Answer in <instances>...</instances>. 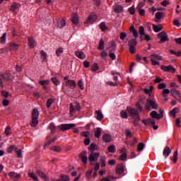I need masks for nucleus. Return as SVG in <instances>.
<instances>
[{
  "label": "nucleus",
  "instance_id": "obj_52",
  "mask_svg": "<svg viewBox=\"0 0 181 181\" xmlns=\"http://www.w3.org/2000/svg\"><path fill=\"white\" fill-rule=\"evenodd\" d=\"M16 153L17 155V158H22V150L16 148Z\"/></svg>",
  "mask_w": 181,
  "mask_h": 181
},
{
  "label": "nucleus",
  "instance_id": "obj_6",
  "mask_svg": "<svg viewBox=\"0 0 181 181\" xmlns=\"http://www.w3.org/2000/svg\"><path fill=\"white\" fill-rule=\"evenodd\" d=\"M136 39L132 38L129 41L128 46L129 47L130 53H132L133 54L136 53V49L135 48L136 47Z\"/></svg>",
  "mask_w": 181,
  "mask_h": 181
},
{
  "label": "nucleus",
  "instance_id": "obj_20",
  "mask_svg": "<svg viewBox=\"0 0 181 181\" xmlns=\"http://www.w3.org/2000/svg\"><path fill=\"white\" fill-rule=\"evenodd\" d=\"M97 21V16L91 13L86 21V23H94Z\"/></svg>",
  "mask_w": 181,
  "mask_h": 181
},
{
  "label": "nucleus",
  "instance_id": "obj_64",
  "mask_svg": "<svg viewBox=\"0 0 181 181\" xmlns=\"http://www.w3.org/2000/svg\"><path fill=\"white\" fill-rule=\"evenodd\" d=\"M98 70V65L97 64H94L91 68V71H97Z\"/></svg>",
  "mask_w": 181,
  "mask_h": 181
},
{
  "label": "nucleus",
  "instance_id": "obj_57",
  "mask_svg": "<svg viewBox=\"0 0 181 181\" xmlns=\"http://www.w3.org/2000/svg\"><path fill=\"white\" fill-rule=\"evenodd\" d=\"M16 148L15 147V146H13V145L11 146L10 147H8L7 148L8 153H12V152H13V149L16 150Z\"/></svg>",
  "mask_w": 181,
  "mask_h": 181
},
{
  "label": "nucleus",
  "instance_id": "obj_59",
  "mask_svg": "<svg viewBox=\"0 0 181 181\" xmlns=\"http://www.w3.org/2000/svg\"><path fill=\"white\" fill-rule=\"evenodd\" d=\"M50 83V81L49 80H45V81H40L39 83L41 84V86H46Z\"/></svg>",
  "mask_w": 181,
  "mask_h": 181
},
{
  "label": "nucleus",
  "instance_id": "obj_3",
  "mask_svg": "<svg viewBox=\"0 0 181 181\" xmlns=\"http://www.w3.org/2000/svg\"><path fill=\"white\" fill-rule=\"evenodd\" d=\"M128 112L133 119L134 126L138 127V124L141 120V118H139V113H138V110L134 108H131L129 110Z\"/></svg>",
  "mask_w": 181,
  "mask_h": 181
},
{
  "label": "nucleus",
  "instance_id": "obj_50",
  "mask_svg": "<svg viewBox=\"0 0 181 181\" xmlns=\"http://www.w3.org/2000/svg\"><path fill=\"white\" fill-rule=\"evenodd\" d=\"M120 116L122 118H128V113L125 110H122L120 112Z\"/></svg>",
  "mask_w": 181,
  "mask_h": 181
},
{
  "label": "nucleus",
  "instance_id": "obj_23",
  "mask_svg": "<svg viewBox=\"0 0 181 181\" xmlns=\"http://www.w3.org/2000/svg\"><path fill=\"white\" fill-rule=\"evenodd\" d=\"M75 56H76V57H78V59H81V60H84V59H86V54H84V52H83V51L75 52Z\"/></svg>",
  "mask_w": 181,
  "mask_h": 181
},
{
  "label": "nucleus",
  "instance_id": "obj_2",
  "mask_svg": "<svg viewBox=\"0 0 181 181\" xmlns=\"http://www.w3.org/2000/svg\"><path fill=\"white\" fill-rule=\"evenodd\" d=\"M145 108L147 111H151V110H158V108H159V104H158L156 99L148 98L145 105Z\"/></svg>",
  "mask_w": 181,
  "mask_h": 181
},
{
  "label": "nucleus",
  "instance_id": "obj_53",
  "mask_svg": "<svg viewBox=\"0 0 181 181\" xmlns=\"http://www.w3.org/2000/svg\"><path fill=\"white\" fill-rule=\"evenodd\" d=\"M62 53H63V48L62 47H59L58 49H57L56 50V54L57 56H61Z\"/></svg>",
  "mask_w": 181,
  "mask_h": 181
},
{
  "label": "nucleus",
  "instance_id": "obj_33",
  "mask_svg": "<svg viewBox=\"0 0 181 181\" xmlns=\"http://www.w3.org/2000/svg\"><path fill=\"white\" fill-rule=\"evenodd\" d=\"M104 43H105L104 40L100 39L99 42V45L98 47V50H104Z\"/></svg>",
  "mask_w": 181,
  "mask_h": 181
},
{
  "label": "nucleus",
  "instance_id": "obj_42",
  "mask_svg": "<svg viewBox=\"0 0 181 181\" xmlns=\"http://www.w3.org/2000/svg\"><path fill=\"white\" fill-rule=\"evenodd\" d=\"M144 148H145V145L144 144V143H139L137 146L138 152H141V151H144Z\"/></svg>",
  "mask_w": 181,
  "mask_h": 181
},
{
  "label": "nucleus",
  "instance_id": "obj_14",
  "mask_svg": "<svg viewBox=\"0 0 181 181\" xmlns=\"http://www.w3.org/2000/svg\"><path fill=\"white\" fill-rule=\"evenodd\" d=\"M8 176L10 179H12V180L18 181V180L21 179V174H18L13 171L8 173Z\"/></svg>",
  "mask_w": 181,
  "mask_h": 181
},
{
  "label": "nucleus",
  "instance_id": "obj_10",
  "mask_svg": "<svg viewBox=\"0 0 181 181\" xmlns=\"http://www.w3.org/2000/svg\"><path fill=\"white\" fill-rule=\"evenodd\" d=\"M98 158H100V153H95L91 151L88 158L89 162H95L98 160Z\"/></svg>",
  "mask_w": 181,
  "mask_h": 181
},
{
  "label": "nucleus",
  "instance_id": "obj_62",
  "mask_svg": "<svg viewBox=\"0 0 181 181\" xmlns=\"http://www.w3.org/2000/svg\"><path fill=\"white\" fill-rule=\"evenodd\" d=\"M139 33L141 36H144V35H145V28H144V26H140Z\"/></svg>",
  "mask_w": 181,
  "mask_h": 181
},
{
  "label": "nucleus",
  "instance_id": "obj_32",
  "mask_svg": "<svg viewBox=\"0 0 181 181\" xmlns=\"http://www.w3.org/2000/svg\"><path fill=\"white\" fill-rule=\"evenodd\" d=\"M95 112L97 114L96 119H98V121H101V119L104 118V115L100 110H98Z\"/></svg>",
  "mask_w": 181,
  "mask_h": 181
},
{
  "label": "nucleus",
  "instance_id": "obj_12",
  "mask_svg": "<svg viewBox=\"0 0 181 181\" xmlns=\"http://www.w3.org/2000/svg\"><path fill=\"white\" fill-rule=\"evenodd\" d=\"M160 69L161 70L167 73H169V71H172V73H176V69H175V67H173L172 65H169L167 66L162 65L160 66Z\"/></svg>",
  "mask_w": 181,
  "mask_h": 181
},
{
  "label": "nucleus",
  "instance_id": "obj_27",
  "mask_svg": "<svg viewBox=\"0 0 181 181\" xmlns=\"http://www.w3.org/2000/svg\"><path fill=\"white\" fill-rule=\"evenodd\" d=\"M71 21L74 25H77V23H78V15H77V13L72 14Z\"/></svg>",
  "mask_w": 181,
  "mask_h": 181
},
{
  "label": "nucleus",
  "instance_id": "obj_56",
  "mask_svg": "<svg viewBox=\"0 0 181 181\" xmlns=\"http://www.w3.org/2000/svg\"><path fill=\"white\" fill-rule=\"evenodd\" d=\"M127 158H128V155L127 153H124L119 156V159L120 160H126Z\"/></svg>",
  "mask_w": 181,
  "mask_h": 181
},
{
  "label": "nucleus",
  "instance_id": "obj_34",
  "mask_svg": "<svg viewBox=\"0 0 181 181\" xmlns=\"http://www.w3.org/2000/svg\"><path fill=\"white\" fill-rule=\"evenodd\" d=\"M95 136L98 139L101 136V128L98 127L95 130Z\"/></svg>",
  "mask_w": 181,
  "mask_h": 181
},
{
  "label": "nucleus",
  "instance_id": "obj_36",
  "mask_svg": "<svg viewBox=\"0 0 181 181\" xmlns=\"http://www.w3.org/2000/svg\"><path fill=\"white\" fill-rule=\"evenodd\" d=\"M106 160H107V158H105V156H102L100 158V162L101 168H105Z\"/></svg>",
  "mask_w": 181,
  "mask_h": 181
},
{
  "label": "nucleus",
  "instance_id": "obj_63",
  "mask_svg": "<svg viewBox=\"0 0 181 181\" xmlns=\"http://www.w3.org/2000/svg\"><path fill=\"white\" fill-rule=\"evenodd\" d=\"M161 81H163V79L160 78L159 76H156V79L154 80V83L156 84H158V83H161Z\"/></svg>",
  "mask_w": 181,
  "mask_h": 181
},
{
  "label": "nucleus",
  "instance_id": "obj_60",
  "mask_svg": "<svg viewBox=\"0 0 181 181\" xmlns=\"http://www.w3.org/2000/svg\"><path fill=\"white\" fill-rule=\"evenodd\" d=\"M69 180H70V178L69 175H62L60 180V181H69Z\"/></svg>",
  "mask_w": 181,
  "mask_h": 181
},
{
  "label": "nucleus",
  "instance_id": "obj_40",
  "mask_svg": "<svg viewBox=\"0 0 181 181\" xmlns=\"http://www.w3.org/2000/svg\"><path fill=\"white\" fill-rule=\"evenodd\" d=\"M170 54H175V56H177V57H181V52L178 51V52H175L173 51V49H170L169 50Z\"/></svg>",
  "mask_w": 181,
  "mask_h": 181
},
{
  "label": "nucleus",
  "instance_id": "obj_49",
  "mask_svg": "<svg viewBox=\"0 0 181 181\" xmlns=\"http://www.w3.org/2000/svg\"><path fill=\"white\" fill-rule=\"evenodd\" d=\"M88 149L90 150V152H94L95 149H97V145L95 144H91L90 146L88 147Z\"/></svg>",
  "mask_w": 181,
  "mask_h": 181
},
{
  "label": "nucleus",
  "instance_id": "obj_28",
  "mask_svg": "<svg viewBox=\"0 0 181 181\" xmlns=\"http://www.w3.org/2000/svg\"><path fill=\"white\" fill-rule=\"evenodd\" d=\"M20 6H21L18 4L14 3L11 6L10 11H11V12H16L18 11V9H19Z\"/></svg>",
  "mask_w": 181,
  "mask_h": 181
},
{
  "label": "nucleus",
  "instance_id": "obj_15",
  "mask_svg": "<svg viewBox=\"0 0 181 181\" xmlns=\"http://www.w3.org/2000/svg\"><path fill=\"white\" fill-rule=\"evenodd\" d=\"M170 93L175 98L177 101H180L181 100V97H180V93L178 92V90H176L175 89H172L170 90Z\"/></svg>",
  "mask_w": 181,
  "mask_h": 181
},
{
  "label": "nucleus",
  "instance_id": "obj_46",
  "mask_svg": "<svg viewBox=\"0 0 181 181\" xmlns=\"http://www.w3.org/2000/svg\"><path fill=\"white\" fill-rule=\"evenodd\" d=\"M100 28L101 29V30H103V32L107 30V29H108L107 28V25H105V22H102L100 24Z\"/></svg>",
  "mask_w": 181,
  "mask_h": 181
},
{
  "label": "nucleus",
  "instance_id": "obj_45",
  "mask_svg": "<svg viewBox=\"0 0 181 181\" xmlns=\"http://www.w3.org/2000/svg\"><path fill=\"white\" fill-rule=\"evenodd\" d=\"M141 37V40H146V42H149V40H151V37L149 36V35L144 34Z\"/></svg>",
  "mask_w": 181,
  "mask_h": 181
},
{
  "label": "nucleus",
  "instance_id": "obj_22",
  "mask_svg": "<svg viewBox=\"0 0 181 181\" xmlns=\"http://www.w3.org/2000/svg\"><path fill=\"white\" fill-rule=\"evenodd\" d=\"M150 115L153 117L155 118V119H161L162 115H160L158 112L153 110L151 113Z\"/></svg>",
  "mask_w": 181,
  "mask_h": 181
},
{
  "label": "nucleus",
  "instance_id": "obj_16",
  "mask_svg": "<svg viewBox=\"0 0 181 181\" xmlns=\"http://www.w3.org/2000/svg\"><path fill=\"white\" fill-rule=\"evenodd\" d=\"M142 122L146 127H149V125L153 126V125H155V124H156V122L155 121V119H153L152 118H148L147 119H144V120H142Z\"/></svg>",
  "mask_w": 181,
  "mask_h": 181
},
{
  "label": "nucleus",
  "instance_id": "obj_25",
  "mask_svg": "<svg viewBox=\"0 0 181 181\" xmlns=\"http://www.w3.org/2000/svg\"><path fill=\"white\" fill-rule=\"evenodd\" d=\"M103 139L104 142H105L106 144H108L111 142V141H112V137L111 136V135L106 134L103 136Z\"/></svg>",
  "mask_w": 181,
  "mask_h": 181
},
{
  "label": "nucleus",
  "instance_id": "obj_8",
  "mask_svg": "<svg viewBox=\"0 0 181 181\" xmlns=\"http://www.w3.org/2000/svg\"><path fill=\"white\" fill-rule=\"evenodd\" d=\"M158 38L160 39L158 43H165V42H169V37L166 32L163 31L158 35Z\"/></svg>",
  "mask_w": 181,
  "mask_h": 181
},
{
  "label": "nucleus",
  "instance_id": "obj_5",
  "mask_svg": "<svg viewBox=\"0 0 181 181\" xmlns=\"http://www.w3.org/2000/svg\"><path fill=\"white\" fill-rule=\"evenodd\" d=\"M81 110V107L80 106V103H70L69 106V114L70 115H74L76 111H80Z\"/></svg>",
  "mask_w": 181,
  "mask_h": 181
},
{
  "label": "nucleus",
  "instance_id": "obj_1",
  "mask_svg": "<svg viewBox=\"0 0 181 181\" xmlns=\"http://www.w3.org/2000/svg\"><path fill=\"white\" fill-rule=\"evenodd\" d=\"M39 110L37 108H34L31 112V122L30 123V127L33 128L37 127L39 124Z\"/></svg>",
  "mask_w": 181,
  "mask_h": 181
},
{
  "label": "nucleus",
  "instance_id": "obj_31",
  "mask_svg": "<svg viewBox=\"0 0 181 181\" xmlns=\"http://www.w3.org/2000/svg\"><path fill=\"white\" fill-rule=\"evenodd\" d=\"M161 18H163V13L159 11L157 12L156 13V22H159Z\"/></svg>",
  "mask_w": 181,
  "mask_h": 181
},
{
  "label": "nucleus",
  "instance_id": "obj_38",
  "mask_svg": "<svg viewBox=\"0 0 181 181\" xmlns=\"http://www.w3.org/2000/svg\"><path fill=\"white\" fill-rule=\"evenodd\" d=\"M107 151L110 153H115V151H116L115 146L114 145L109 146L107 147Z\"/></svg>",
  "mask_w": 181,
  "mask_h": 181
},
{
  "label": "nucleus",
  "instance_id": "obj_19",
  "mask_svg": "<svg viewBox=\"0 0 181 181\" xmlns=\"http://www.w3.org/2000/svg\"><path fill=\"white\" fill-rule=\"evenodd\" d=\"M66 87H69L70 88H76V87H77V83H76V81H73V80H68L66 81L65 83Z\"/></svg>",
  "mask_w": 181,
  "mask_h": 181
},
{
  "label": "nucleus",
  "instance_id": "obj_7",
  "mask_svg": "<svg viewBox=\"0 0 181 181\" xmlns=\"http://www.w3.org/2000/svg\"><path fill=\"white\" fill-rule=\"evenodd\" d=\"M150 60L153 66H158L159 65V62H157L156 60H163V58L162 57V56L153 54L150 56Z\"/></svg>",
  "mask_w": 181,
  "mask_h": 181
},
{
  "label": "nucleus",
  "instance_id": "obj_61",
  "mask_svg": "<svg viewBox=\"0 0 181 181\" xmlns=\"http://www.w3.org/2000/svg\"><path fill=\"white\" fill-rule=\"evenodd\" d=\"M51 81L54 84V86H59V79H57L55 77L52 78Z\"/></svg>",
  "mask_w": 181,
  "mask_h": 181
},
{
  "label": "nucleus",
  "instance_id": "obj_26",
  "mask_svg": "<svg viewBox=\"0 0 181 181\" xmlns=\"http://www.w3.org/2000/svg\"><path fill=\"white\" fill-rule=\"evenodd\" d=\"M64 26H66L65 19H61L57 21V28H59V29H62V28H64Z\"/></svg>",
  "mask_w": 181,
  "mask_h": 181
},
{
  "label": "nucleus",
  "instance_id": "obj_30",
  "mask_svg": "<svg viewBox=\"0 0 181 181\" xmlns=\"http://www.w3.org/2000/svg\"><path fill=\"white\" fill-rule=\"evenodd\" d=\"M28 177L33 179V180L39 181V178L37 177V175L35 174V173H29Z\"/></svg>",
  "mask_w": 181,
  "mask_h": 181
},
{
  "label": "nucleus",
  "instance_id": "obj_17",
  "mask_svg": "<svg viewBox=\"0 0 181 181\" xmlns=\"http://www.w3.org/2000/svg\"><path fill=\"white\" fill-rule=\"evenodd\" d=\"M36 173L37 175H38L40 177H41V179H43V180L49 181V177H47V175H46V174L43 173L42 170H37Z\"/></svg>",
  "mask_w": 181,
  "mask_h": 181
},
{
  "label": "nucleus",
  "instance_id": "obj_13",
  "mask_svg": "<svg viewBox=\"0 0 181 181\" xmlns=\"http://www.w3.org/2000/svg\"><path fill=\"white\" fill-rule=\"evenodd\" d=\"M124 172H125V165L122 164H119L116 167V173L117 175H124Z\"/></svg>",
  "mask_w": 181,
  "mask_h": 181
},
{
  "label": "nucleus",
  "instance_id": "obj_29",
  "mask_svg": "<svg viewBox=\"0 0 181 181\" xmlns=\"http://www.w3.org/2000/svg\"><path fill=\"white\" fill-rule=\"evenodd\" d=\"M153 29L154 32H160V30H162V29H163V27H162V25H156L153 24Z\"/></svg>",
  "mask_w": 181,
  "mask_h": 181
},
{
  "label": "nucleus",
  "instance_id": "obj_24",
  "mask_svg": "<svg viewBox=\"0 0 181 181\" xmlns=\"http://www.w3.org/2000/svg\"><path fill=\"white\" fill-rule=\"evenodd\" d=\"M170 153H172V150L170 149V147L165 146V148H164V151L163 152V156H165L166 158H168V156H169V155H170Z\"/></svg>",
  "mask_w": 181,
  "mask_h": 181
},
{
  "label": "nucleus",
  "instance_id": "obj_48",
  "mask_svg": "<svg viewBox=\"0 0 181 181\" xmlns=\"http://www.w3.org/2000/svg\"><path fill=\"white\" fill-rule=\"evenodd\" d=\"M18 47H19V45H18V44L13 43L10 45L11 50H18Z\"/></svg>",
  "mask_w": 181,
  "mask_h": 181
},
{
  "label": "nucleus",
  "instance_id": "obj_39",
  "mask_svg": "<svg viewBox=\"0 0 181 181\" xmlns=\"http://www.w3.org/2000/svg\"><path fill=\"white\" fill-rule=\"evenodd\" d=\"M49 129H50L51 134H54L56 132V126H54V124L51 123L49 126Z\"/></svg>",
  "mask_w": 181,
  "mask_h": 181
},
{
  "label": "nucleus",
  "instance_id": "obj_41",
  "mask_svg": "<svg viewBox=\"0 0 181 181\" xmlns=\"http://www.w3.org/2000/svg\"><path fill=\"white\" fill-rule=\"evenodd\" d=\"M40 53L42 60H45V61L47 60V54H46V52H45V51L41 50L40 52Z\"/></svg>",
  "mask_w": 181,
  "mask_h": 181
},
{
  "label": "nucleus",
  "instance_id": "obj_21",
  "mask_svg": "<svg viewBox=\"0 0 181 181\" xmlns=\"http://www.w3.org/2000/svg\"><path fill=\"white\" fill-rule=\"evenodd\" d=\"M28 46L31 49H33V47L36 46V42L35 41V39H33V37H28Z\"/></svg>",
  "mask_w": 181,
  "mask_h": 181
},
{
  "label": "nucleus",
  "instance_id": "obj_35",
  "mask_svg": "<svg viewBox=\"0 0 181 181\" xmlns=\"http://www.w3.org/2000/svg\"><path fill=\"white\" fill-rule=\"evenodd\" d=\"M179 112V108L177 107H174L171 111L170 114L171 115H173V118H176V114Z\"/></svg>",
  "mask_w": 181,
  "mask_h": 181
},
{
  "label": "nucleus",
  "instance_id": "obj_37",
  "mask_svg": "<svg viewBox=\"0 0 181 181\" xmlns=\"http://www.w3.org/2000/svg\"><path fill=\"white\" fill-rule=\"evenodd\" d=\"M52 104H54V99H48L47 100V108H50V107H52Z\"/></svg>",
  "mask_w": 181,
  "mask_h": 181
},
{
  "label": "nucleus",
  "instance_id": "obj_18",
  "mask_svg": "<svg viewBox=\"0 0 181 181\" xmlns=\"http://www.w3.org/2000/svg\"><path fill=\"white\" fill-rule=\"evenodd\" d=\"M79 158H81L83 163H87L88 158H87V151H83L80 153Z\"/></svg>",
  "mask_w": 181,
  "mask_h": 181
},
{
  "label": "nucleus",
  "instance_id": "obj_11",
  "mask_svg": "<svg viewBox=\"0 0 181 181\" xmlns=\"http://www.w3.org/2000/svg\"><path fill=\"white\" fill-rule=\"evenodd\" d=\"M112 10L114 11V12H115V13H122L124 12V6L116 4L113 5Z\"/></svg>",
  "mask_w": 181,
  "mask_h": 181
},
{
  "label": "nucleus",
  "instance_id": "obj_4",
  "mask_svg": "<svg viewBox=\"0 0 181 181\" xmlns=\"http://www.w3.org/2000/svg\"><path fill=\"white\" fill-rule=\"evenodd\" d=\"M13 80L11 74L6 73L0 75V87H4V83H11Z\"/></svg>",
  "mask_w": 181,
  "mask_h": 181
},
{
  "label": "nucleus",
  "instance_id": "obj_47",
  "mask_svg": "<svg viewBox=\"0 0 181 181\" xmlns=\"http://www.w3.org/2000/svg\"><path fill=\"white\" fill-rule=\"evenodd\" d=\"M6 42V33H4L0 37V43H5Z\"/></svg>",
  "mask_w": 181,
  "mask_h": 181
},
{
  "label": "nucleus",
  "instance_id": "obj_44",
  "mask_svg": "<svg viewBox=\"0 0 181 181\" xmlns=\"http://www.w3.org/2000/svg\"><path fill=\"white\" fill-rule=\"evenodd\" d=\"M51 151H54L55 152H60L62 151V147L59 146H52L51 147Z\"/></svg>",
  "mask_w": 181,
  "mask_h": 181
},
{
  "label": "nucleus",
  "instance_id": "obj_51",
  "mask_svg": "<svg viewBox=\"0 0 181 181\" xmlns=\"http://www.w3.org/2000/svg\"><path fill=\"white\" fill-rule=\"evenodd\" d=\"M163 88H166V83H162L158 85V90H163Z\"/></svg>",
  "mask_w": 181,
  "mask_h": 181
},
{
  "label": "nucleus",
  "instance_id": "obj_9",
  "mask_svg": "<svg viewBox=\"0 0 181 181\" xmlns=\"http://www.w3.org/2000/svg\"><path fill=\"white\" fill-rule=\"evenodd\" d=\"M74 127H76V124H62L58 127L61 131H69V129H71V128H74Z\"/></svg>",
  "mask_w": 181,
  "mask_h": 181
},
{
  "label": "nucleus",
  "instance_id": "obj_55",
  "mask_svg": "<svg viewBox=\"0 0 181 181\" xmlns=\"http://www.w3.org/2000/svg\"><path fill=\"white\" fill-rule=\"evenodd\" d=\"M91 173H93V170H88L86 173V177L87 179H91Z\"/></svg>",
  "mask_w": 181,
  "mask_h": 181
},
{
  "label": "nucleus",
  "instance_id": "obj_54",
  "mask_svg": "<svg viewBox=\"0 0 181 181\" xmlns=\"http://www.w3.org/2000/svg\"><path fill=\"white\" fill-rule=\"evenodd\" d=\"M78 86L81 90H84V83H83V80H80L78 82Z\"/></svg>",
  "mask_w": 181,
  "mask_h": 181
},
{
  "label": "nucleus",
  "instance_id": "obj_43",
  "mask_svg": "<svg viewBox=\"0 0 181 181\" xmlns=\"http://www.w3.org/2000/svg\"><path fill=\"white\" fill-rule=\"evenodd\" d=\"M4 132L6 136H8V135H11V134H12V130L11 129V127L8 126L7 127H6Z\"/></svg>",
  "mask_w": 181,
  "mask_h": 181
},
{
  "label": "nucleus",
  "instance_id": "obj_58",
  "mask_svg": "<svg viewBox=\"0 0 181 181\" xmlns=\"http://www.w3.org/2000/svg\"><path fill=\"white\" fill-rule=\"evenodd\" d=\"M173 158V161L174 163H176L177 162V151L174 152Z\"/></svg>",
  "mask_w": 181,
  "mask_h": 181
}]
</instances>
